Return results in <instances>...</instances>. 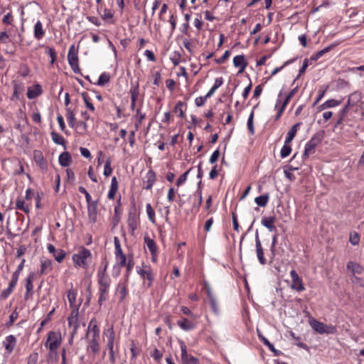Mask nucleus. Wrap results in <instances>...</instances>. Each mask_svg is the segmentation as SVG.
I'll use <instances>...</instances> for the list:
<instances>
[{"instance_id":"27","label":"nucleus","mask_w":364,"mask_h":364,"mask_svg":"<svg viewBox=\"0 0 364 364\" xmlns=\"http://www.w3.org/2000/svg\"><path fill=\"white\" fill-rule=\"evenodd\" d=\"M99 338H100L92 337L88 343L87 350L90 349L94 354H97L100 352Z\"/></svg>"},{"instance_id":"34","label":"nucleus","mask_w":364,"mask_h":364,"mask_svg":"<svg viewBox=\"0 0 364 364\" xmlns=\"http://www.w3.org/2000/svg\"><path fill=\"white\" fill-rule=\"evenodd\" d=\"M116 292L119 295V302H122L127 295L126 284L119 282L117 285Z\"/></svg>"},{"instance_id":"41","label":"nucleus","mask_w":364,"mask_h":364,"mask_svg":"<svg viewBox=\"0 0 364 364\" xmlns=\"http://www.w3.org/2000/svg\"><path fill=\"white\" fill-rule=\"evenodd\" d=\"M137 218L138 217H128L127 222L129 228L131 230V234L134 235V231L137 228Z\"/></svg>"},{"instance_id":"28","label":"nucleus","mask_w":364,"mask_h":364,"mask_svg":"<svg viewBox=\"0 0 364 364\" xmlns=\"http://www.w3.org/2000/svg\"><path fill=\"white\" fill-rule=\"evenodd\" d=\"M118 190V181L115 176H113L111 181L110 189L109 191L107 197L109 199H114L116 195V193Z\"/></svg>"},{"instance_id":"48","label":"nucleus","mask_w":364,"mask_h":364,"mask_svg":"<svg viewBox=\"0 0 364 364\" xmlns=\"http://www.w3.org/2000/svg\"><path fill=\"white\" fill-rule=\"evenodd\" d=\"M299 90V87L298 86L295 87L294 89H292L289 93L288 95L286 96L284 100L283 101L282 103H284V105H286L287 106V105L289 104L290 100L297 93Z\"/></svg>"},{"instance_id":"22","label":"nucleus","mask_w":364,"mask_h":364,"mask_svg":"<svg viewBox=\"0 0 364 364\" xmlns=\"http://www.w3.org/2000/svg\"><path fill=\"white\" fill-rule=\"evenodd\" d=\"M257 335L259 338V340L265 345L267 346L269 349L274 353L275 356H278L281 354V352L277 349L274 348V345L272 344L268 339H267L257 329Z\"/></svg>"},{"instance_id":"54","label":"nucleus","mask_w":364,"mask_h":364,"mask_svg":"<svg viewBox=\"0 0 364 364\" xmlns=\"http://www.w3.org/2000/svg\"><path fill=\"white\" fill-rule=\"evenodd\" d=\"M308 66H309V59L306 58V59H304V60L303 62L302 66H301V68L299 70V75L296 77V80H298L300 77V76L303 73H305V71H306V68H308Z\"/></svg>"},{"instance_id":"9","label":"nucleus","mask_w":364,"mask_h":364,"mask_svg":"<svg viewBox=\"0 0 364 364\" xmlns=\"http://www.w3.org/2000/svg\"><path fill=\"white\" fill-rule=\"evenodd\" d=\"M181 360L183 364H198V360L196 358L188 354L186 346L183 341H181Z\"/></svg>"},{"instance_id":"10","label":"nucleus","mask_w":364,"mask_h":364,"mask_svg":"<svg viewBox=\"0 0 364 364\" xmlns=\"http://www.w3.org/2000/svg\"><path fill=\"white\" fill-rule=\"evenodd\" d=\"M48 250L50 254L53 255L58 262H63L65 257V252L62 249L56 250L55 246L52 244L48 245Z\"/></svg>"},{"instance_id":"17","label":"nucleus","mask_w":364,"mask_h":364,"mask_svg":"<svg viewBox=\"0 0 364 364\" xmlns=\"http://www.w3.org/2000/svg\"><path fill=\"white\" fill-rule=\"evenodd\" d=\"M156 181V174L155 172L152 170H150L147 172L145 180L144 181V188L149 190L151 189L153 186L154 183Z\"/></svg>"},{"instance_id":"51","label":"nucleus","mask_w":364,"mask_h":364,"mask_svg":"<svg viewBox=\"0 0 364 364\" xmlns=\"http://www.w3.org/2000/svg\"><path fill=\"white\" fill-rule=\"evenodd\" d=\"M349 241L353 245H358L360 242V236L358 233H357L356 232H350Z\"/></svg>"},{"instance_id":"1","label":"nucleus","mask_w":364,"mask_h":364,"mask_svg":"<svg viewBox=\"0 0 364 364\" xmlns=\"http://www.w3.org/2000/svg\"><path fill=\"white\" fill-rule=\"evenodd\" d=\"M325 136V131L320 130L317 132L305 146L303 158L306 159L311 154L315 153V149L319 144Z\"/></svg>"},{"instance_id":"37","label":"nucleus","mask_w":364,"mask_h":364,"mask_svg":"<svg viewBox=\"0 0 364 364\" xmlns=\"http://www.w3.org/2000/svg\"><path fill=\"white\" fill-rule=\"evenodd\" d=\"M269 196L268 193H265L260 196L255 198V203L260 207H265L268 203Z\"/></svg>"},{"instance_id":"18","label":"nucleus","mask_w":364,"mask_h":364,"mask_svg":"<svg viewBox=\"0 0 364 364\" xmlns=\"http://www.w3.org/2000/svg\"><path fill=\"white\" fill-rule=\"evenodd\" d=\"M16 338L14 336L10 335L6 337L4 346L8 353H11L15 348Z\"/></svg>"},{"instance_id":"35","label":"nucleus","mask_w":364,"mask_h":364,"mask_svg":"<svg viewBox=\"0 0 364 364\" xmlns=\"http://www.w3.org/2000/svg\"><path fill=\"white\" fill-rule=\"evenodd\" d=\"M67 296L70 308L73 309L75 306H78V308L80 307V303L75 304L77 293L73 289H71L68 291Z\"/></svg>"},{"instance_id":"63","label":"nucleus","mask_w":364,"mask_h":364,"mask_svg":"<svg viewBox=\"0 0 364 364\" xmlns=\"http://www.w3.org/2000/svg\"><path fill=\"white\" fill-rule=\"evenodd\" d=\"M230 55V52L229 50H226L222 57L220 58L215 59V61L218 64H222L225 62V60H227L229 56Z\"/></svg>"},{"instance_id":"2","label":"nucleus","mask_w":364,"mask_h":364,"mask_svg":"<svg viewBox=\"0 0 364 364\" xmlns=\"http://www.w3.org/2000/svg\"><path fill=\"white\" fill-rule=\"evenodd\" d=\"M90 257V251L82 247L77 253L73 255V260L76 265L85 268L87 266V259Z\"/></svg>"},{"instance_id":"50","label":"nucleus","mask_w":364,"mask_h":364,"mask_svg":"<svg viewBox=\"0 0 364 364\" xmlns=\"http://www.w3.org/2000/svg\"><path fill=\"white\" fill-rule=\"evenodd\" d=\"M114 242L116 257L118 258L119 255H121L122 254H124V253H123L122 250L121 248V245H120L119 240L118 239L117 237H114Z\"/></svg>"},{"instance_id":"38","label":"nucleus","mask_w":364,"mask_h":364,"mask_svg":"<svg viewBox=\"0 0 364 364\" xmlns=\"http://www.w3.org/2000/svg\"><path fill=\"white\" fill-rule=\"evenodd\" d=\"M34 279V273L31 272L29 274L28 277L26 279V289L27 291V294H33V280Z\"/></svg>"},{"instance_id":"62","label":"nucleus","mask_w":364,"mask_h":364,"mask_svg":"<svg viewBox=\"0 0 364 364\" xmlns=\"http://www.w3.org/2000/svg\"><path fill=\"white\" fill-rule=\"evenodd\" d=\"M181 57V55L180 53L174 52L173 57L171 58V60L175 66H176L179 64Z\"/></svg>"},{"instance_id":"49","label":"nucleus","mask_w":364,"mask_h":364,"mask_svg":"<svg viewBox=\"0 0 364 364\" xmlns=\"http://www.w3.org/2000/svg\"><path fill=\"white\" fill-rule=\"evenodd\" d=\"M184 105L183 102L179 101L176 105L173 112L175 113H178V115L181 118H183L185 117V114L182 109L183 106Z\"/></svg>"},{"instance_id":"11","label":"nucleus","mask_w":364,"mask_h":364,"mask_svg":"<svg viewBox=\"0 0 364 364\" xmlns=\"http://www.w3.org/2000/svg\"><path fill=\"white\" fill-rule=\"evenodd\" d=\"M360 98V95L357 92L352 93L348 100L346 105L343 107V108L340 111L339 114L346 116L347 112H348L349 107L350 106L354 105V104L358 101Z\"/></svg>"},{"instance_id":"39","label":"nucleus","mask_w":364,"mask_h":364,"mask_svg":"<svg viewBox=\"0 0 364 364\" xmlns=\"http://www.w3.org/2000/svg\"><path fill=\"white\" fill-rule=\"evenodd\" d=\"M50 135H51V138H52L53 141L56 144H60V145H63V146H65V140L61 135L56 133L55 132H52L50 133Z\"/></svg>"},{"instance_id":"32","label":"nucleus","mask_w":364,"mask_h":364,"mask_svg":"<svg viewBox=\"0 0 364 364\" xmlns=\"http://www.w3.org/2000/svg\"><path fill=\"white\" fill-rule=\"evenodd\" d=\"M45 35V31L43 28L42 23L40 21H38L34 26V37L40 40Z\"/></svg>"},{"instance_id":"12","label":"nucleus","mask_w":364,"mask_h":364,"mask_svg":"<svg viewBox=\"0 0 364 364\" xmlns=\"http://www.w3.org/2000/svg\"><path fill=\"white\" fill-rule=\"evenodd\" d=\"M90 333H92V337L100 338V328L97 326V320L93 318L89 323L87 331L85 338H87Z\"/></svg>"},{"instance_id":"58","label":"nucleus","mask_w":364,"mask_h":364,"mask_svg":"<svg viewBox=\"0 0 364 364\" xmlns=\"http://www.w3.org/2000/svg\"><path fill=\"white\" fill-rule=\"evenodd\" d=\"M47 53L50 57V58H51L50 64L53 65L54 63V62L56 60V58H57L56 52H55V49L53 48H48Z\"/></svg>"},{"instance_id":"19","label":"nucleus","mask_w":364,"mask_h":364,"mask_svg":"<svg viewBox=\"0 0 364 364\" xmlns=\"http://www.w3.org/2000/svg\"><path fill=\"white\" fill-rule=\"evenodd\" d=\"M43 92L42 87L39 84L35 85L33 87H28L27 91V97L30 100L34 99Z\"/></svg>"},{"instance_id":"56","label":"nucleus","mask_w":364,"mask_h":364,"mask_svg":"<svg viewBox=\"0 0 364 364\" xmlns=\"http://www.w3.org/2000/svg\"><path fill=\"white\" fill-rule=\"evenodd\" d=\"M146 212H147V215H148V217L149 218V220L152 222L154 221V216H155V213H154V210H153L151 204L148 203L146 205Z\"/></svg>"},{"instance_id":"60","label":"nucleus","mask_w":364,"mask_h":364,"mask_svg":"<svg viewBox=\"0 0 364 364\" xmlns=\"http://www.w3.org/2000/svg\"><path fill=\"white\" fill-rule=\"evenodd\" d=\"M113 18V13L111 10L105 9L103 11V14L102 15V18L105 21L108 19H112Z\"/></svg>"},{"instance_id":"20","label":"nucleus","mask_w":364,"mask_h":364,"mask_svg":"<svg viewBox=\"0 0 364 364\" xmlns=\"http://www.w3.org/2000/svg\"><path fill=\"white\" fill-rule=\"evenodd\" d=\"M105 333L107 336V348L109 350V353L114 352V341L115 338V334L113 329V327H111L110 328L107 329Z\"/></svg>"},{"instance_id":"4","label":"nucleus","mask_w":364,"mask_h":364,"mask_svg":"<svg viewBox=\"0 0 364 364\" xmlns=\"http://www.w3.org/2000/svg\"><path fill=\"white\" fill-rule=\"evenodd\" d=\"M108 263L107 262H105L104 265L102 264L100 267L97 272V282L99 287H109L111 279L107 274Z\"/></svg>"},{"instance_id":"13","label":"nucleus","mask_w":364,"mask_h":364,"mask_svg":"<svg viewBox=\"0 0 364 364\" xmlns=\"http://www.w3.org/2000/svg\"><path fill=\"white\" fill-rule=\"evenodd\" d=\"M78 306H75L70 313V316L68 318V326L70 327H75V328H78L80 326V323L78 321Z\"/></svg>"},{"instance_id":"30","label":"nucleus","mask_w":364,"mask_h":364,"mask_svg":"<svg viewBox=\"0 0 364 364\" xmlns=\"http://www.w3.org/2000/svg\"><path fill=\"white\" fill-rule=\"evenodd\" d=\"M346 267L348 270L355 275V274H360L363 272V267L357 262L350 261L347 263Z\"/></svg>"},{"instance_id":"52","label":"nucleus","mask_w":364,"mask_h":364,"mask_svg":"<svg viewBox=\"0 0 364 364\" xmlns=\"http://www.w3.org/2000/svg\"><path fill=\"white\" fill-rule=\"evenodd\" d=\"M254 112L252 111L247 120V129L251 134L255 133V129L253 125Z\"/></svg>"},{"instance_id":"36","label":"nucleus","mask_w":364,"mask_h":364,"mask_svg":"<svg viewBox=\"0 0 364 364\" xmlns=\"http://www.w3.org/2000/svg\"><path fill=\"white\" fill-rule=\"evenodd\" d=\"M66 118L70 127L74 128L76 124V119L74 112L70 108H66Z\"/></svg>"},{"instance_id":"25","label":"nucleus","mask_w":364,"mask_h":364,"mask_svg":"<svg viewBox=\"0 0 364 364\" xmlns=\"http://www.w3.org/2000/svg\"><path fill=\"white\" fill-rule=\"evenodd\" d=\"M275 217L263 218L262 219V224L266 227L269 231H277V228L274 225Z\"/></svg>"},{"instance_id":"8","label":"nucleus","mask_w":364,"mask_h":364,"mask_svg":"<svg viewBox=\"0 0 364 364\" xmlns=\"http://www.w3.org/2000/svg\"><path fill=\"white\" fill-rule=\"evenodd\" d=\"M255 247H256L257 257L259 260V262L262 265L266 264L267 259L264 257V249L262 247V245L261 241L259 240V235H258L257 232H256V235H255Z\"/></svg>"},{"instance_id":"24","label":"nucleus","mask_w":364,"mask_h":364,"mask_svg":"<svg viewBox=\"0 0 364 364\" xmlns=\"http://www.w3.org/2000/svg\"><path fill=\"white\" fill-rule=\"evenodd\" d=\"M177 324L184 331H190L196 327V324L186 318L178 321Z\"/></svg>"},{"instance_id":"23","label":"nucleus","mask_w":364,"mask_h":364,"mask_svg":"<svg viewBox=\"0 0 364 364\" xmlns=\"http://www.w3.org/2000/svg\"><path fill=\"white\" fill-rule=\"evenodd\" d=\"M144 242L147 246V248L150 251V253L153 257L157 256V248L156 242L154 240L151 239L149 236L144 237Z\"/></svg>"},{"instance_id":"14","label":"nucleus","mask_w":364,"mask_h":364,"mask_svg":"<svg viewBox=\"0 0 364 364\" xmlns=\"http://www.w3.org/2000/svg\"><path fill=\"white\" fill-rule=\"evenodd\" d=\"M247 62L245 59V56L244 55H238L234 57L233 58V65L236 68H239V73H242L245 71L246 67L247 66Z\"/></svg>"},{"instance_id":"16","label":"nucleus","mask_w":364,"mask_h":364,"mask_svg":"<svg viewBox=\"0 0 364 364\" xmlns=\"http://www.w3.org/2000/svg\"><path fill=\"white\" fill-rule=\"evenodd\" d=\"M97 200H90V203H87V211L88 215L90 220L93 222L96 221L97 215Z\"/></svg>"},{"instance_id":"45","label":"nucleus","mask_w":364,"mask_h":364,"mask_svg":"<svg viewBox=\"0 0 364 364\" xmlns=\"http://www.w3.org/2000/svg\"><path fill=\"white\" fill-rule=\"evenodd\" d=\"M81 95H82V97L84 102H85L86 107H87V109H89L92 112H94L95 107H94L93 104L92 102H90V97H88L87 93L82 92L81 94Z\"/></svg>"},{"instance_id":"40","label":"nucleus","mask_w":364,"mask_h":364,"mask_svg":"<svg viewBox=\"0 0 364 364\" xmlns=\"http://www.w3.org/2000/svg\"><path fill=\"white\" fill-rule=\"evenodd\" d=\"M13 86H14V93H13V98L18 99L20 93L23 91V87L21 85V84L18 83V82L14 80L12 82Z\"/></svg>"},{"instance_id":"7","label":"nucleus","mask_w":364,"mask_h":364,"mask_svg":"<svg viewBox=\"0 0 364 364\" xmlns=\"http://www.w3.org/2000/svg\"><path fill=\"white\" fill-rule=\"evenodd\" d=\"M136 268L137 273L140 275V277L143 279L148 280L147 287H150L154 281V276L151 267L148 265H143L142 267H137Z\"/></svg>"},{"instance_id":"26","label":"nucleus","mask_w":364,"mask_h":364,"mask_svg":"<svg viewBox=\"0 0 364 364\" xmlns=\"http://www.w3.org/2000/svg\"><path fill=\"white\" fill-rule=\"evenodd\" d=\"M131 94V109L134 110L136 106V102L137 100L138 96L139 95V88L137 85L135 87H132L130 89Z\"/></svg>"},{"instance_id":"31","label":"nucleus","mask_w":364,"mask_h":364,"mask_svg":"<svg viewBox=\"0 0 364 364\" xmlns=\"http://www.w3.org/2000/svg\"><path fill=\"white\" fill-rule=\"evenodd\" d=\"M109 287H99L98 304L102 306V303L107 299Z\"/></svg>"},{"instance_id":"33","label":"nucleus","mask_w":364,"mask_h":364,"mask_svg":"<svg viewBox=\"0 0 364 364\" xmlns=\"http://www.w3.org/2000/svg\"><path fill=\"white\" fill-rule=\"evenodd\" d=\"M68 60L69 63V65H71V64H77L78 63V56L77 54L75 52V46L72 45L68 51Z\"/></svg>"},{"instance_id":"42","label":"nucleus","mask_w":364,"mask_h":364,"mask_svg":"<svg viewBox=\"0 0 364 364\" xmlns=\"http://www.w3.org/2000/svg\"><path fill=\"white\" fill-rule=\"evenodd\" d=\"M110 76L109 74L103 73L100 75L97 82L95 83V85L99 86H105L107 83L109 82Z\"/></svg>"},{"instance_id":"6","label":"nucleus","mask_w":364,"mask_h":364,"mask_svg":"<svg viewBox=\"0 0 364 364\" xmlns=\"http://www.w3.org/2000/svg\"><path fill=\"white\" fill-rule=\"evenodd\" d=\"M290 276L291 278L290 288L299 292L304 291L305 287L303 280L294 269L291 270Z\"/></svg>"},{"instance_id":"21","label":"nucleus","mask_w":364,"mask_h":364,"mask_svg":"<svg viewBox=\"0 0 364 364\" xmlns=\"http://www.w3.org/2000/svg\"><path fill=\"white\" fill-rule=\"evenodd\" d=\"M53 269V262L49 259L41 260L40 275L46 274Z\"/></svg>"},{"instance_id":"5","label":"nucleus","mask_w":364,"mask_h":364,"mask_svg":"<svg viewBox=\"0 0 364 364\" xmlns=\"http://www.w3.org/2000/svg\"><path fill=\"white\" fill-rule=\"evenodd\" d=\"M60 335L55 331H50L48 334L46 347L48 348L50 351H54L60 346Z\"/></svg>"},{"instance_id":"29","label":"nucleus","mask_w":364,"mask_h":364,"mask_svg":"<svg viewBox=\"0 0 364 364\" xmlns=\"http://www.w3.org/2000/svg\"><path fill=\"white\" fill-rule=\"evenodd\" d=\"M58 160L60 166L63 167L68 166L72 161L71 156L70 153L67 151L60 154Z\"/></svg>"},{"instance_id":"53","label":"nucleus","mask_w":364,"mask_h":364,"mask_svg":"<svg viewBox=\"0 0 364 364\" xmlns=\"http://www.w3.org/2000/svg\"><path fill=\"white\" fill-rule=\"evenodd\" d=\"M342 102V100H337L334 99L328 100L325 102V105L327 106L328 108H331L336 107L339 105H341Z\"/></svg>"},{"instance_id":"59","label":"nucleus","mask_w":364,"mask_h":364,"mask_svg":"<svg viewBox=\"0 0 364 364\" xmlns=\"http://www.w3.org/2000/svg\"><path fill=\"white\" fill-rule=\"evenodd\" d=\"M151 356L156 361H159L162 358V353L157 348H154L151 353Z\"/></svg>"},{"instance_id":"43","label":"nucleus","mask_w":364,"mask_h":364,"mask_svg":"<svg viewBox=\"0 0 364 364\" xmlns=\"http://www.w3.org/2000/svg\"><path fill=\"white\" fill-rule=\"evenodd\" d=\"M16 206L17 209L23 210L26 213H29V208H28V206L25 205V202L22 199L18 198L16 200Z\"/></svg>"},{"instance_id":"55","label":"nucleus","mask_w":364,"mask_h":364,"mask_svg":"<svg viewBox=\"0 0 364 364\" xmlns=\"http://www.w3.org/2000/svg\"><path fill=\"white\" fill-rule=\"evenodd\" d=\"M20 74L21 76L23 77H26L29 75V73H30V69L28 68V66L26 64H22L20 67V71H19Z\"/></svg>"},{"instance_id":"47","label":"nucleus","mask_w":364,"mask_h":364,"mask_svg":"<svg viewBox=\"0 0 364 364\" xmlns=\"http://www.w3.org/2000/svg\"><path fill=\"white\" fill-rule=\"evenodd\" d=\"M193 170V168H190L184 173H183L176 181V186L179 187L187 180L188 173Z\"/></svg>"},{"instance_id":"46","label":"nucleus","mask_w":364,"mask_h":364,"mask_svg":"<svg viewBox=\"0 0 364 364\" xmlns=\"http://www.w3.org/2000/svg\"><path fill=\"white\" fill-rule=\"evenodd\" d=\"M111 159L109 158L107 159L105 167H104V175L107 177L109 176L112 173V168L111 166Z\"/></svg>"},{"instance_id":"64","label":"nucleus","mask_w":364,"mask_h":364,"mask_svg":"<svg viewBox=\"0 0 364 364\" xmlns=\"http://www.w3.org/2000/svg\"><path fill=\"white\" fill-rule=\"evenodd\" d=\"M220 157V151L218 149L213 151L212 155L210 157L209 161L210 164L215 163Z\"/></svg>"},{"instance_id":"44","label":"nucleus","mask_w":364,"mask_h":364,"mask_svg":"<svg viewBox=\"0 0 364 364\" xmlns=\"http://www.w3.org/2000/svg\"><path fill=\"white\" fill-rule=\"evenodd\" d=\"M291 151V147L290 144H286V141H284V144L283 147L281 149L280 155L282 158H285L288 156Z\"/></svg>"},{"instance_id":"61","label":"nucleus","mask_w":364,"mask_h":364,"mask_svg":"<svg viewBox=\"0 0 364 364\" xmlns=\"http://www.w3.org/2000/svg\"><path fill=\"white\" fill-rule=\"evenodd\" d=\"M18 318V313L16 312V311H14L10 316H9V321H8L6 323V326L8 327H10L13 325L14 322L15 321V320Z\"/></svg>"},{"instance_id":"15","label":"nucleus","mask_w":364,"mask_h":364,"mask_svg":"<svg viewBox=\"0 0 364 364\" xmlns=\"http://www.w3.org/2000/svg\"><path fill=\"white\" fill-rule=\"evenodd\" d=\"M33 159L36 164L42 171H46L48 169L47 161L44 159L43 155L41 151H34Z\"/></svg>"},{"instance_id":"57","label":"nucleus","mask_w":364,"mask_h":364,"mask_svg":"<svg viewBox=\"0 0 364 364\" xmlns=\"http://www.w3.org/2000/svg\"><path fill=\"white\" fill-rule=\"evenodd\" d=\"M183 46L185 47V48L190 53H193V44L191 42L190 40L187 39V38H185L183 41Z\"/></svg>"},{"instance_id":"3","label":"nucleus","mask_w":364,"mask_h":364,"mask_svg":"<svg viewBox=\"0 0 364 364\" xmlns=\"http://www.w3.org/2000/svg\"><path fill=\"white\" fill-rule=\"evenodd\" d=\"M309 323L311 328L321 334H333L336 333V328L333 326H326L323 323L317 321L315 318H311Z\"/></svg>"}]
</instances>
